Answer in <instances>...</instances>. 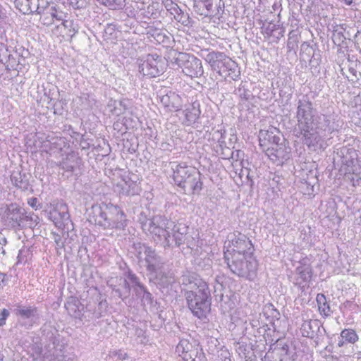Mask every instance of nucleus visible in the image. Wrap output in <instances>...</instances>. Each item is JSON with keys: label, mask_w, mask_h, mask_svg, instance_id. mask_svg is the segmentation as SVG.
<instances>
[{"label": "nucleus", "mask_w": 361, "mask_h": 361, "mask_svg": "<svg viewBox=\"0 0 361 361\" xmlns=\"http://www.w3.org/2000/svg\"><path fill=\"white\" fill-rule=\"evenodd\" d=\"M296 118L299 130L296 136L302 143L311 151L324 149L327 137L334 130L330 117L318 114L312 102L303 99L298 103Z\"/></svg>", "instance_id": "f257e3e1"}, {"label": "nucleus", "mask_w": 361, "mask_h": 361, "mask_svg": "<svg viewBox=\"0 0 361 361\" xmlns=\"http://www.w3.org/2000/svg\"><path fill=\"white\" fill-rule=\"evenodd\" d=\"M224 258L232 273L239 277L253 281L257 276V261L253 255L251 241L243 234L228 236Z\"/></svg>", "instance_id": "f03ea898"}, {"label": "nucleus", "mask_w": 361, "mask_h": 361, "mask_svg": "<svg viewBox=\"0 0 361 361\" xmlns=\"http://www.w3.org/2000/svg\"><path fill=\"white\" fill-rule=\"evenodd\" d=\"M142 228L149 233L154 241L165 246H179L186 243L188 247L194 248L195 245L187 240L188 228L182 224H176L164 216L157 215L142 222Z\"/></svg>", "instance_id": "7ed1b4c3"}, {"label": "nucleus", "mask_w": 361, "mask_h": 361, "mask_svg": "<svg viewBox=\"0 0 361 361\" xmlns=\"http://www.w3.org/2000/svg\"><path fill=\"white\" fill-rule=\"evenodd\" d=\"M183 284L192 285L195 290H188L185 297L189 309L199 319L203 318L210 310L211 298L207 283L202 279L195 276L184 275L182 277Z\"/></svg>", "instance_id": "20e7f679"}, {"label": "nucleus", "mask_w": 361, "mask_h": 361, "mask_svg": "<svg viewBox=\"0 0 361 361\" xmlns=\"http://www.w3.org/2000/svg\"><path fill=\"white\" fill-rule=\"evenodd\" d=\"M95 215V224L104 228L123 230L128 220L123 211L117 205L102 202L92 207Z\"/></svg>", "instance_id": "39448f33"}, {"label": "nucleus", "mask_w": 361, "mask_h": 361, "mask_svg": "<svg viewBox=\"0 0 361 361\" xmlns=\"http://www.w3.org/2000/svg\"><path fill=\"white\" fill-rule=\"evenodd\" d=\"M169 166L173 172L172 178L176 185L192 192H199L202 188L201 174L197 169L185 162L171 161Z\"/></svg>", "instance_id": "423d86ee"}, {"label": "nucleus", "mask_w": 361, "mask_h": 361, "mask_svg": "<svg viewBox=\"0 0 361 361\" xmlns=\"http://www.w3.org/2000/svg\"><path fill=\"white\" fill-rule=\"evenodd\" d=\"M204 59L209 64L212 71L224 78H230L235 80L240 76L238 64L223 52H208Z\"/></svg>", "instance_id": "0eeeda50"}, {"label": "nucleus", "mask_w": 361, "mask_h": 361, "mask_svg": "<svg viewBox=\"0 0 361 361\" xmlns=\"http://www.w3.org/2000/svg\"><path fill=\"white\" fill-rule=\"evenodd\" d=\"M137 257L150 274H155L157 281L163 286H166L173 281L171 276H164L162 274L161 270L164 263L152 247L145 245L140 246Z\"/></svg>", "instance_id": "6e6552de"}, {"label": "nucleus", "mask_w": 361, "mask_h": 361, "mask_svg": "<svg viewBox=\"0 0 361 361\" xmlns=\"http://www.w3.org/2000/svg\"><path fill=\"white\" fill-rule=\"evenodd\" d=\"M173 57L171 60L172 64L177 65L182 69L183 73L190 78H199L204 73V70L200 59L192 54L173 51Z\"/></svg>", "instance_id": "1a4fd4ad"}, {"label": "nucleus", "mask_w": 361, "mask_h": 361, "mask_svg": "<svg viewBox=\"0 0 361 361\" xmlns=\"http://www.w3.org/2000/svg\"><path fill=\"white\" fill-rule=\"evenodd\" d=\"M40 14V21L44 25H56L60 32H63L66 28L71 27L72 22L65 19L66 15L63 11L58 10L54 5L47 4Z\"/></svg>", "instance_id": "9d476101"}, {"label": "nucleus", "mask_w": 361, "mask_h": 361, "mask_svg": "<svg viewBox=\"0 0 361 361\" xmlns=\"http://www.w3.org/2000/svg\"><path fill=\"white\" fill-rule=\"evenodd\" d=\"M164 71L163 63L157 54H148L140 59L139 72L143 75L154 78Z\"/></svg>", "instance_id": "9b49d317"}, {"label": "nucleus", "mask_w": 361, "mask_h": 361, "mask_svg": "<svg viewBox=\"0 0 361 361\" xmlns=\"http://www.w3.org/2000/svg\"><path fill=\"white\" fill-rule=\"evenodd\" d=\"M312 277V267L306 264H300L288 275L290 281L302 290L309 287Z\"/></svg>", "instance_id": "f8f14e48"}, {"label": "nucleus", "mask_w": 361, "mask_h": 361, "mask_svg": "<svg viewBox=\"0 0 361 361\" xmlns=\"http://www.w3.org/2000/svg\"><path fill=\"white\" fill-rule=\"evenodd\" d=\"M49 219L59 228H63L70 221V215L67 205L63 202H58L49 212Z\"/></svg>", "instance_id": "ddd939ff"}, {"label": "nucleus", "mask_w": 361, "mask_h": 361, "mask_svg": "<svg viewBox=\"0 0 361 361\" xmlns=\"http://www.w3.org/2000/svg\"><path fill=\"white\" fill-rule=\"evenodd\" d=\"M258 137L261 149L274 144H278L281 141L279 130L273 126H270L267 130H260Z\"/></svg>", "instance_id": "4468645a"}, {"label": "nucleus", "mask_w": 361, "mask_h": 361, "mask_svg": "<svg viewBox=\"0 0 361 361\" xmlns=\"http://www.w3.org/2000/svg\"><path fill=\"white\" fill-rule=\"evenodd\" d=\"M197 350H199V348L196 342L195 341L190 342L188 339H181L176 348V353L183 360L191 359V356L197 354Z\"/></svg>", "instance_id": "2eb2a0df"}, {"label": "nucleus", "mask_w": 361, "mask_h": 361, "mask_svg": "<svg viewBox=\"0 0 361 361\" xmlns=\"http://www.w3.org/2000/svg\"><path fill=\"white\" fill-rule=\"evenodd\" d=\"M265 152L266 155L274 162L286 159L288 158V152L286 146L282 142L274 144L261 149Z\"/></svg>", "instance_id": "dca6fc26"}, {"label": "nucleus", "mask_w": 361, "mask_h": 361, "mask_svg": "<svg viewBox=\"0 0 361 361\" xmlns=\"http://www.w3.org/2000/svg\"><path fill=\"white\" fill-rule=\"evenodd\" d=\"M273 354L279 361H295V352L294 348L289 346L283 341H278L273 350Z\"/></svg>", "instance_id": "f3484780"}, {"label": "nucleus", "mask_w": 361, "mask_h": 361, "mask_svg": "<svg viewBox=\"0 0 361 361\" xmlns=\"http://www.w3.org/2000/svg\"><path fill=\"white\" fill-rule=\"evenodd\" d=\"M164 5L165 8L173 16L176 20L184 25L188 24V15L185 14L178 4L173 2L171 0H166L164 1Z\"/></svg>", "instance_id": "a211bd4d"}, {"label": "nucleus", "mask_w": 361, "mask_h": 361, "mask_svg": "<svg viewBox=\"0 0 361 361\" xmlns=\"http://www.w3.org/2000/svg\"><path fill=\"white\" fill-rule=\"evenodd\" d=\"M7 218L12 222L13 226H23V220L27 219L24 209L16 204H11L7 209Z\"/></svg>", "instance_id": "6ab92c4d"}, {"label": "nucleus", "mask_w": 361, "mask_h": 361, "mask_svg": "<svg viewBox=\"0 0 361 361\" xmlns=\"http://www.w3.org/2000/svg\"><path fill=\"white\" fill-rule=\"evenodd\" d=\"M116 187L119 189V192L125 195H138L141 190L140 185L130 178L123 179L117 183Z\"/></svg>", "instance_id": "aec40b11"}, {"label": "nucleus", "mask_w": 361, "mask_h": 361, "mask_svg": "<svg viewBox=\"0 0 361 361\" xmlns=\"http://www.w3.org/2000/svg\"><path fill=\"white\" fill-rule=\"evenodd\" d=\"M351 159L348 161L345 159V165L346 168L345 169V173L355 175L356 177V180L353 177L351 180L353 181V184L355 185V183H358L359 180L361 179V161L358 159L357 157L353 158V156H350Z\"/></svg>", "instance_id": "412c9836"}, {"label": "nucleus", "mask_w": 361, "mask_h": 361, "mask_svg": "<svg viewBox=\"0 0 361 361\" xmlns=\"http://www.w3.org/2000/svg\"><path fill=\"white\" fill-rule=\"evenodd\" d=\"M200 104L197 102H193L190 104L186 109L184 110L185 115V123L187 126H190L196 122V121L199 118V116L201 114V111L200 109Z\"/></svg>", "instance_id": "4be33fe9"}, {"label": "nucleus", "mask_w": 361, "mask_h": 361, "mask_svg": "<svg viewBox=\"0 0 361 361\" xmlns=\"http://www.w3.org/2000/svg\"><path fill=\"white\" fill-rule=\"evenodd\" d=\"M81 159L74 152L69 153L66 155L60 164L62 169L66 171H73L76 167L79 166Z\"/></svg>", "instance_id": "5701e85b"}, {"label": "nucleus", "mask_w": 361, "mask_h": 361, "mask_svg": "<svg viewBox=\"0 0 361 361\" xmlns=\"http://www.w3.org/2000/svg\"><path fill=\"white\" fill-rule=\"evenodd\" d=\"M179 99L180 98L178 94L175 92H170L169 94H166L161 97V102L165 107H167L171 111H178L180 106L178 104V102Z\"/></svg>", "instance_id": "b1692460"}, {"label": "nucleus", "mask_w": 361, "mask_h": 361, "mask_svg": "<svg viewBox=\"0 0 361 361\" xmlns=\"http://www.w3.org/2000/svg\"><path fill=\"white\" fill-rule=\"evenodd\" d=\"M107 109L112 115L119 116L125 113L127 104L126 101L110 99L107 104Z\"/></svg>", "instance_id": "393cba45"}, {"label": "nucleus", "mask_w": 361, "mask_h": 361, "mask_svg": "<svg viewBox=\"0 0 361 361\" xmlns=\"http://www.w3.org/2000/svg\"><path fill=\"white\" fill-rule=\"evenodd\" d=\"M52 345L53 348L43 355L42 361H63L64 359L62 350L63 346L60 345L58 348L55 347L54 343Z\"/></svg>", "instance_id": "a878e982"}, {"label": "nucleus", "mask_w": 361, "mask_h": 361, "mask_svg": "<svg viewBox=\"0 0 361 361\" xmlns=\"http://www.w3.org/2000/svg\"><path fill=\"white\" fill-rule=\"evenodd\" d=\"M11 183L18 188L22 190H26L29 187V181L25 178V175H22L19 172H13L11 176Z\"/></svg>", "instance_id": "bb28decb"}, {"label": "nucleus", "mask_w": 361, "mask_h": 361, "mask_svg": "<svg viewBox=\"0 0 361 361\" xmlns=\"http://www.w3.org/2000/svg\"><path fill=\"white\" fill-rule=\"evenodd\" d=\"M142 11V15L147 18H157L159 15L160 6L157 2H152L146 8H140Z\"/></svg>", "instance_id": "cd10ccee"}, {"label": "nucleus", "mask_w": 361, "mask_h": 361, "mask_svg": "<svg viewBox=\"0 0 361 361\" xmlns=\"http://www.w3.org/2000/svg\"><path fill=\"white\" fill-rule=\"evenodd\" d=\"M68 314L75 318L81 316L80 303L75 298H71L65 305Z\"/></svg>", "instance_id": "c85d7f7f"}, {"label": "nucleus", "mask_w": 361, "mask_h": 361, "mask_svg": "<svg viewBox=\"0 0 361 361\" xmlns=\"http://www.w3.org/2000/svg\"><path fill=\"white\" fill-rule=\"evenodd\" d=\"M314 327H319L318 322L314 321L312 322L311 321H304L302 324L300 331L302 336L307 338H312L314 336Z\"/></svg>", "instance_id": "c756f323"}, {"label": "nucleus", "mask_w": 361, "mask_h": 361, "mask_svg": "<svg viewBox=\"0 0 361 361\" xmlns=\"http://www.w3.org/2000/svg\"><path fill=\"white\" fill-rule=\"evenodd\" d=\"M316 301L320 314L324 317L330 315L331 311L329 304L327 303L326 296L322 293H319L317 295Z\"/></svg>", "instance_id": "7c9ffc66"}, {"label": "nucleus", "mask_w": 361, "mask_h": 361, "mask_svg": "<svg viewBox=\"0 0 361 361\" xmlns=\"http://www.w3.org/2000/svg\"><path fill=\"white\" fill-rule=\"evenodd\" d=\"M225 133H226L225 130L223 131L222 130H216L213 133L212 139L214 140H216V142H217V145L216 147L217 148L216 149L217 152H219V150H224V149H226V150H228V152L231 151V149L226 146Z\"/></svg>", "instance_id": "2f4dec72"}, {"label": "nucleus", "mask_w": 361, "mask_h": 361, "mask_svg": "<svg viewBox=\"0 0 361 361\" xmlns=\"http://www.w3.org/2000/svg\"><path fill=\"white\" fill-rule=\"evenodd\" d=\"M16 315L23 319H30L33 317L36 313V308L31 306L25 307L23 305H18L15 309Z\"/></svg>", "instance_id": "473e14b6"}, {"label": "nucleus", "mask_w": 361, "mask_h": 361, "mask_svg": "<svg viewBox=\"0 0 361 361\" xmlns=\"http://www.w3.org/2000/svg\"><path fill=\"white\" fill-rule=\"evenodd\" d=\"M128 279L133 284L136 295L141 298L147 290L140 283L138 278L132 272H128Z\"/></svg>", "instance_id": "72a5a7b5"}, {"label": "nucleus", "mask_w": 361, "mask_h": 361, "mask_svg": "<svg viewBox=\"0 0 361 361\" xmlns=\"http://www.w3.org/2000/svg\"><path fill=\"white\" fill-rule=\"evenodd\" d=\"M341 337H342L348 343H356L359 337L356 331L352 329H345L341 332Z\"/></svg>", "instance_id": "f704fd0d"}, {"label": "nucleus", "mask_w": 361, "mask_h": 361, "mask_svg": "<svg viewBox=\"0 0 361 361\" xmlns=\"http://www.w3.org/2000/svg\"><path fill=\"white\" fill-rule=\"evenodd\" d=\"M46 4L44 0H29V6H30V9H28L27 13L37 12V13L42 12L41 10L44 8V6L42 4Z\"/></svg>", "instance_id": "c9c22d12"}, {"label": "nucleus", "mask_w": 361, "mask_h": 361, "mask_svg": "<svg viewBox=\"0 0 361 361\" xmlns=\"http://www.w3.org/2000/svg\"><path fill=\"white\" fill-rule=\"evenodd\" d=\"M101 4L109 6L114 9L121 8L124 6L125 0H96Z\"/></svg>", "instance_id": "e433bc0d"}, {"label": "nucleus", "mask_w": 361, "mask_h": 361, "mask_svg": "<svg viewBox=\"0 0 361 361\" xmlns=\"http://www.w3.org/2000/svg\"><path fill=\"white\" fill-rule=\"evenodd\" d=\"M15 4L20 12L24 14L27 13L28 9L30 8L29 0H15Z\"/></svg>", "instance_id": "4c0bfd02"}, {"label": "nucleus", "mask_w": 361, "mask_h": 361, "mask_svg": "<svg viewBox=\"0 0 361 361\" xmlns=\"http://www.w3.org/2000/svg\"><path fill=\"white\" fill-rule=\"evenodd\" d=\"M221 0H204L202 1V3L203 4L204 7L207 10V13H204V15L207 16L209 13H212L214 12V9L213 8L214 4H217V3H220Z\"/></svg>", "instance_id": "58836bf2"}, {"label": "nucleus", "mask_w": 361, "mask_h": 361, "mask_svg": "<svg viewBox=\"0 0 361 361\" xmlns=\"http://www.w3.org/2000/svg\"><path fill=\"white\" fill-rule=\"evenodd\" d=\"M109 355L112 357H116L119 360H125L128 357V354L122 350L110 351Z\"/></svg>", "instance_id": "ea45409f"}, {"label": "nucleus", "mask_w": 361, "mask_h": 361, "mask_svg": "<svg viewBox=\"0 0 361 361\" xmlns=\"http://www.w3.org/2000/svg\"><path fill=\"white\" fill-rule=\"evenodd\" d=\"M104 34L106 36L109 35L113 37H116V26L112 24L108 25L104 29Z\"/></svg>", "instance_id": "a19ab883"}, {"label": "nucleus", "mask_w": 361, "mask_h": 361, "mask_svg": "<svg viewBox=\"0 0 361 361\" xmlns=\"http://www.w3.org/2000/svg\"><path fill=\"white\" fill-rule=\"evenodd\" d=\"M9 311L6 309H3L0 312V326L6 324V320L9 316Z\"/></svg>", "instance_id": "79ce46f5"}, {"label": "nucleus", "mask_w": 361, "mask_h": 361, "mask_svg": "<svg viewBox=\"0 0 361 361\" xmlns=\"http://www.w3.org/2000/svg\"><path fill=\"white\" fill-rule=\"evenodd\" d=\"M184 361H205V358L203 353L199 350L197 351V354L194 355V356H191V359Z\"/></svg>", "instance_id": "37998d69"}, {"label": "nucleus", "mask_w": 361, "mask_h": 361, "mask_svg": "<svg viewBox=\"0 0 361 361\" xmlns=\"http://www.w3.org/2000/svg\"><path fill=\"white\" fill-rule=\"evenodd\" d=\"M124 287L126 290V295L123 296L121 293V292L119 290H116V292L118 293V297L122 298L123 300L126 298L128 297L129 293H130V285H129V283L126 281V280H124Z\"/></svg>", "instance_id": "c03bdc74"}, {"label": "nucleus", "mask_w": 361, "mask_h": 361, "mask_svg": "<svg viewBox=\"0 0 361 361\" xmlns=\"http://www.w3.org/2000/svg\"><path fill=\"white\" fill-rule=\"evenodd\" d=\"M136 336L137 339H139L138 342L141 343H145L147 341L146 336L145 335V332L142 329L136 330Z\"/></svg>", "instance_id": "a18cd8bd"}, {"label": "nucleus", "mask_w": 361, "mask_h": 361, "mask_svg": "<svg viewBox=\"0 0 361 361\" xmlns=\"http://www.w3.org/2000/svg\"><path fill=\"white\" fill-rule=\"evenodd\" d=\"M142 301H146L147 302H150L152 300V295L149 292L145 291L144 294L141 296Z\"/></svg>", "instance_id": "49530a36"}, {"label": "nucleus", "mask_w": 361, "mask_h": 361, "mask_svg": "<svg viewBox=\"0 0 361 361\" xmlns=\"http://www.w3.org/2000/svg\"><path fill=\"white\" fill-rule=\"evenodd\" d=\"M155 39L159 43L165 42V39H166V40H169V37H166V35H164V34L160 32L157 35V37Z\"/></svg>", "instance_id": "de8ad7c7"}, {"label": "nucleus", "mask_w": 361, "mask_h": 361, "mask_svg": "<svg viewBox=\"0 0 361 361\" xmlns=\"http://www.w3.org/2000/svg\"><path fill=\"white\" fill-rule=\"evenodd\" d=\"M70 4L75 8H80L82 4L80 3V0H69Z\"/></svg>", "instance_id": "09e8293b"}, {"label": "nucleus", "mask_w": 361, "mask_h": 361, "mask_svg": "<svg viewBox=\"0 0 361 361\" xmlns=\"http://www.w3.org/2000/svg\"><path fill=\"white\" fill-rule=\"evenodd\" d=\"M6 275L4 273L0 272V288H2L5 285V279Z\"/></svg>", "instance_id": "8fccbe9b"}, {"label": "nucleus", "mask_w": 361, "mask_h": 361, "mask_svg": "<svg viewBox=\"0 0 361 361\" xmlns=\"http://www.w3.org/2000/svg\"><path fill=\"white\" fill-rule=\"evenodd\" d=\"M37 202V198L32 197L28 200V204L32 207L35 208L36 207V204Z\"/></svg>", "instance_id": "3c124183"}, {"label": "nucleus", "mask_w": 361, "mask_h": 361, "mask_svg": "<svg viewBox=\"0 0 361 361\" xmlns=\"http://www.w3.org/2000/svg\"><path fill=\"white\" fill-rule=\"evenodd\" d=\"M221 156H222V158L223 159H229L230 158V154L228 153H227L225 151H227L226 149H224V150H221Z\"/></svg>", "instance_id": "603ef678"}, {"label": "nucleus", "mask_w": 361, "mask_h": 361, "mask_svg": "<svg viewBox=\"0 0 361 361\" xmlns=\"http://www.w3.org/2000/svg\"><path fill=\"white\" fill-rule=\"evenodd\" d=\"M347 342L342 338V337H339L338 338V345L339 347H342L344 345L345 343H346Z\"/></svg>", "instance_id": "864d4df0"}, {"label": "nucleus", "mask_w": 361, "mask_h": 361, "mask_svg": "<svg viewBox=\"0 0 361 361\" xmlns=\"http://www.w3.org/2000/svg\"><path fill=\"white\" fill-rule=\"evenodd\" d=\"M5 13L4 12L2 6L0 5V23L4 19Z\"/></svg>", "instance_id": "5fc2aeb1"}, {"label": "nucleus", "mask_w": 361, "mask_h": 361, "mask_svg": "<svg viewBox=\"0 0 361 361\" xmlns=\"http://www.w3.org/2000/svg\"><path fill=\"white\" fill-rule=\"evenodd\" d=\"M23 250H20L19 251V253H18V263H21L23 262Z\"/></svg>", "instance_id": "6e6d98bb"}, {"label": "nucleus", "mask_w": 361, "mask_h": 361, "mask_svg": "<svg viewBox=\"0 0 361 361\" xmlns=\"http://www.w3.org/2000/svg\"><path fill=\"white\" fill-rule=\"evenodd\" d=\"M235 153L236 154V157H238L240 156V154H241L242 152L239 150H237L235 152H231V158L233 159H234Z\"/></svg>", "instance_id": "4d7b16f0"}, {"label": "nucleus", "mask_w": 361, "mask_h": 361, "mask_svg": "<svg viewBox=\"0 0 361 361\" xmlns=\"http://www.w3.org/2000/svg\"><path fill=\"white\" fill-rule=\"evenodd\" d=\"M341 2L347 6H350L353 4V0H341Z\"/></svg>", "instance_id": "13d9d810"}, {"label": "nucleus", "mask_w": 361, "mask_h": 361, "mask_svg": "<svg viewBox=\"0 0 361 361\" xmlns=\"http://www.w3.org/2000/svg\"><path fill=\"white\" fill-rule=\"evenodd\" d=\"M87 95L86 94H83L82 95H81L80 97H78V99L80 100H82V99H87Z\"/></svg>", "instance_id": "bf43d9fd"}, {"label": "nucleus", "mask_w": 361, "mask_h": 361, "mask_svg": "<svg viewBox=\"0 0 361 361\" xmlns=\"http://www.w3.org/2000/svg\"><path fill=\"white\" fill-rule=\"evenodd\" d=\"M2 242H3L4 243H6V238H4V237H0V244H1V243H2Z\"/></svg>", "instance_id": "052dcab7"}, {"label": "nucleus", "mask_w": 361, "mask_h": 361, "mask_svg": "<svg viewBox=\"0 0 361 361\" xmlns=\"http://www.w3.org/2000/svg\"><path fill=\"white\" fill-rule=\"evenodd\" d=\"M276 25H273L271 26V28L270 29V30H271V32H273L274 31H275V30H276Z\"/></svg>", "instance_id": "680f3d73"}, {"label": "nucleus", "mask_w": 361, "mask_h": 361, "mask_svg": "<svg viewBox=\"0 0 361 361\" xmlns=\"http://www.w3.org/2000/svg\"><path fill=\"white\" fill-rule=\"evenodd\" d=\"M283 32H280L279 33V36L277 37V39H279L280 37H283Z\"/></svg>", "instance_id": "e2e57ef3"}, {"label": "nucleus", "mask_w": 361, "mask_h": 361, "mask_svg": "<svg viewBox=\"0 0 361 361\" xmlns=\"http://www.w3.org/2000/svg\"><path fill=\"white\" fill-rule=\"evenodd\" d=\"M358 114H361V109H360Z\"/></svg>", "instance_id": "0e129e2a"}, {"label": "nucleus", "mask_w": 361, "mask_h": 361, "mask_svg": "<svg viewBox=\"0 0 361 361\" xmlns=\"http://www.w3.org/2000/svg\"><path fill=\"white\" fill-rule=\"evenodd\" d=\"M0 361H2V359H1V358H0Z\"/></svg>", "instance_id": "69168bd1"}]
</instances>
